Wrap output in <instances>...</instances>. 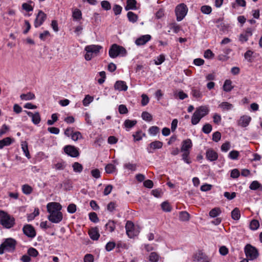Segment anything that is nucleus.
<instances>
[{"label":"nucleus","mask_w":262,"mask_h":262,"mask_svg":"<svg viewBox=\"0 0 262 262\" xmlns=\"http://www.w3.org/2000/svg\"><path fill=\"white\" fill-rule=\"evenodd\" d=\"M47 211L49 213L48 219L52 223L58 224L63 219L62 213L60 211L62 206L57 202H51L47 205Z\"/></svg>","instance_id":"1"},{"label":"nucleus","mask_w":262,"mask_h":262,"mask_svg":"<svg viewBox=\"0 0 262 262\" xmlns=\"http://www.w3.org/2000/svg\"><path fill=\"white\" fill-rule=\"evenodd\" d=\"M0 224L4 228L10 229L15 225V219L5 211H1Z\"/></svg>","instance_id":"2"},{"label":"nucleus","mask_w":262,"mask_h":262,"mask_svg":"<svg viewBox=\"0 0 262 262\" xmlns=\"http://www.w3.org/2000/svg\"><path fill=\"white\" fill-rule=\"evenodd\" d=\"M16 242L12 238H8L0 245V254H3L5 251H13L15 248Z\"/></svg>","instance_id":"3"},{"label":"nucleus","mask_w":262,"mask_h":262,"mask_svg":"<svg viewBox=\"0 0 262 262\" xmlns=\"http://www.w3.org/2000/svg\"><path fill=\"white\" fill-rule=\"evenodd\" d=\"M108 54L111 58H114L119 55L122 56H125L126 51L123 47L117 44H113L109 50Z\"/></svg>","instance_id":"4"},{"label":"nucleus","mask_w":262,"mask_h":262,"mask_svg":"<svg viewBox=\"0 0 262 262\" xmlns=\"http://www.w3.org/2000/svg\"><path fill=\"white\" fill-rule=\"evenodd\" d=\"M244 251L247 258L251 260L256 259L259 255L257 249L250 244L245 247Z\"/></svg>","instance_id":"5"},{"label":"nucleus","mask_w":262,"mask_h":262,"mask_svg":"<svg viewBox=\"0 0 262 262\" xmlns=\"http://www.w3.org/2000/svg\"><path fill=\"white\" fill-rule=\"evenodd\" d=\"M187 11V7L184 4L178 5L175 9L177 20L179 21L182 20L186 15Z\"/></svg>","instance_id":"6"},{"label":"nucleus","mask_w":262,"mask_h":262,"mask_svg":"<svg viewBox=\"0 0 262 262\" xmlns=\"http://www.w3.org/2000/svg\"><path fill=\"white\" fill-rule=\"evenodd\" d=\"M64 151L72 157H77L79 155L78 149L72 145H66L64 147Z\"/></svg>","instance_id":"7"},{"label":"nucleus","mask_w":262,"mask_h":262,"mask_svg":"<svg viewBox=\"0 0 262 262\" xmlns=\"http://www.w3.org/2000/svg\"><path fill=\"white\" fill-rule=\"evenodd\" d=\"M23 231L27 236L33 238L36 236V231L34 228L31 225L27 224L23 228Z\"/></svg>","instance_id":"8"},{"label":"nucleus","mask_w":262,"mask_h":262,"mask_svg":"<svg viewBox=\"0 0 262 262\" xmlns=\"http://www.w3.org/2000/svg\"><path fill=\"white\" fill-rule=\"evenodd\" d=\"M47 18V15L41 10H39L34 21V26L38 28L41 26Z\"/></svg>","instance_id":"9"},{"label":"nucleus","mask_w":262,"mask_h":262,"mask_svg":"<svg viewBox=\"0 0 262 262\" xmlns=\"http://www.w3.org/2000/svg\"><path fill=\"white\" fill-rule=\"evenodd\" d=\"M194 261L200 262H209V259L208 256L201 251L196 252L193 256Z\"/></svg>","instance_id":"10"},{"label":"nucleus","mask_w":262,"mask_h":262,"mask_svg":"<svg viewBox=\"0 0 262 262\" xmlns=\"http://www.w3.org/2000/svg\"><path fill=\"white\" fill-rule=\"evenodd\" d=\"M163 142L160 141L152 142L149 144L148 147L147 148V151L149 153H152L153 151L152 150L161 148L163 146Z\"/></svg>","instance_id":"11"},{"label":"nucleus","mask_w":262,"mask_h":262,"mask_svg":"<svg viewBox=\"0 0 262 262\" xmlns=\"http://www.w3.org/2000/svg\"><path fill=\"white\" fill-rule=\"evenodd\" d=\"M206 157L208 160L214 161L217 159L218 155L213 149L210 148L206 151Z\"/></svg>","instance_id":"12"},{"label":"nucleus","mask_w":262,"mask_h":262,"mask_svg":"<svg viewBox=\"0 0 262 262\" xmlns=\"http://www.w3.org/2000/svg\"><path fill=\"white\" fill-rule=\"evenodd\" d=\"M151 39L150 35H144L137 38L135 41V43L137 46L144 45Z\"/></svg>","instance_id":"13"},{"label":"nucleus","mask_w":262,"mask_h":262,"mask_svg":"<svg viewBox=\"0 0 262 262\" xmlns=\"http://www.w3.org/2000/svg\"><path fill=\"white\" fill-rule=\"evenodd\" d=\"M102 49V47L99 45H92L87 46L85 48V50L88 52H91L93 54H98L100 50Z\"/></svg>","instance_id":"14"},{"label":"nucleus","mask_w":262,"mask_h":262,"mask_svg":"<svg viewBox=\"0 0 262 262\" xmlns=\"http://www.w3.org/2000/svg\"><path fill=\"white\" fill-rule=\"evenodd\" d=\"M27 114L32 118V121L35 124H38L40 121V116L38 112H35L34 114L31 112L25 111Z\"/></svg>","instance_id":"15"},{"label":"nucleus","mask_w":262,"mask_h":262,"mask_svg":"<svg viewBox=\"0 0 262 262\" xmlns=\"http://www.w3.org/2000/svg\"><path fill=\"white\" fill-rule=\"evenodd\" d=\"M192 143L190 139L184 140L182 143L181 151H189V149L191 148Z\"/></svg>","instance_id":"16"},{"label":"nucleus","mask_w":262,"mask_h":262,"mask_svg":"<svg viewBox=\"0 0 262 262\" xmlns=\"http://www.w3.org/2000/svg\"><path fill=\"white\" fill-rule=\"evenodd\" d=\"M89 235L92 239L98 240L100 236L98 228L97 227L91 228L89 231Z\"/></svg>","instance_id":"17"},{"label":"nucleus","mask_w":262,"mask_h":262,"mask_svg":"<svg viewBox=\"0 0 262 262\" xmlns=\"http://www.w3.org/2000/svg\"><path fill=\"white\" fill-rule=\"evenodd\" d=\"M134 225L130 221H127L125 225L126 232L128 236L130 238L134 237L133 229Z\"/></svg>","instance_id":"18"},{"label":"nucleus","mask_w":262,"mask_h":262,"mask_svg":"<svg viewBox=\"0 0 262 262\" xmlns=\"http://www.w3.org/2000/svg\"><path fill=\"white\" fill-rule=\"evenodd\" d=\"M219 107L220 108L222 111H229L234 108L233 104L230 103L228 102H223L219 105Z\"/></svg>","instance_id":"19"},{"label":"nucleus","mask_w":262,"mask_h":262,"mask_svg":"<svg viewBox=\"0 0 262 262\" xmlns=\"http://www.w3.org/2000/svg\"><path fill=\"white\" fill-rule=\"evenodd\" d=\"M251 120V118L250 117L243 116L241 117L238 121V125L244 127H246L249 125Z\"/></svg>","instance_id":"20"},{"label":"nucleus","mask_w":262,"mask_h":262,"mask_svg":"<svg viewBox=\"0 0 262 262\" xmlns=\"http://www.w3.org/2000/svg\"><path fill=\"white\" fill-rule=\"evenodd\" d=\"M194 112L198 113V116L202 119L208 114L209 110L206 106H202L197 108Z\"/></svg>","instance_id":"21"},{"label":"nucleus","mask_w":262,"mask_h":262,"mask_svg":"<svg viewBox=\"0 0 262 262\" xmlns=\"http://www.w3.org/2000/svg\"><path fill=\"white\" fill-rule=\"evenodd\" d=\"M114 88L115 90L118 91H126L127 89V86L126 83L123 81H117L116 82L114 85Z\"/></svg>","instance_id":"22"},{"label":"nucleus","mask_w":262,"mask_h":262,"mask_svg":"<svg viewBox=\"0 0 262 262\" xmlns=\"http://www.w3.org/2000/svg\"><path fill=\"white\" fill-rule=\"evenodd\" d=\"M136 4L137 2L136 0H127V5L125 7V9L126 10H136Z\"/></svg>","instance_id":"23"},{"label":"nucleus","mask_w":262,"mask_h":262,"mask_svg":"<svg viewBox=\"0 0 262 262\" xmlns=\"http://www.w3.org/2000/svg\"><path fill=\"white\" fill-rule=\"evenodd\" d=\"M12 139L10 137H6L0 140V149H2L6 146H9L12 143Z\"/></svg>","instance_id":"24"},{"label":"nucleus","mask_w":262,"mask_h":262,"mask_svg":"<svg viewBox=\"0 0 262 262\" xmlns=\"http://www.w3.org/2000/svg\"><path fill=\"white\" fill-rule=\"evenodd\" d=\"M105 227L106 229H108L110 232L114 231L116 228V223L114 221L109 220L105 224Z\"/></svg>","instance_id":"25"},{"label":"nucleus","mask_w":262,"mask_h":262,"mask_svg":"<svg viewBox=\"0 0 262 262\" xmlns=\"http://www.w3.org/2000/svg\"><path fill=\"white\" fill-rule=\"evenodd\" d=\"M35 97V95L31 92H29L27 94H22L20 96V98L21 100L26 101L34 99Z\"/></svg>","instance_id":"26"},{"label":"nucleus","mask_w":262,"mask_h":262,"mask_svg":"<svg viewBox=\"0 0 262 262\" xmlns=\"http://www.w3.org/2000/svg\"><path fill=\"white\" fill-rule=\"evenodd\" d=\"M23 192L26 195H29L33 192V188L28 184H24L21 187Z\"/></svg>","instance_id":"27"},{"label":"nucleus","mask_w":262,"mask_h":262,"mask_svg":"<svg viewBox=\"0 0 262 262\" xmlns=\"http://www.w3.org/2000/svg\"><path fill=\"white\" fill-rule=\"evenodd\" d=\"M231 84L232 82L230 80H226L223 85L224 91L227 92L231 91L233 89Z\"/></svg>","instance_id":"28"},{"label":"nucleus","mask_w":262,"mask_h":262,"mask_svg":"<svg viewBox=\"0 0 262 262\" xmlns=\"http://www.w3.org/2000/svg\"><path fill=\"white\" fill-rule=\"evenodd\" d=\"M231 217L234 220H238L241 217L240 211L238 208H234L231 212Z\"/></svg>","instance_id":"29"},{"label":"nucleus","mask_w":262,"mask_h":262,"mask_svg":"<svg viewBox=\"0 0 262 262\" xmlns=\"http://www.w3.org/2000/svg\"><path fill=\"white\" fill-rule=\"evenodd\" d=\"M221 213V210L220 208H214L209 212V215L211 217H215L219 215Z\"/></svg>","instance_id":"30"},{"label":"nucleus","mask_w":262,"mask_h":262,"mask_svg":"<svg viewBox=\"0 0 262 262\" xmlns=\"http://www.w3.org/2000/svg\"><path fill=\"white\" fill-rule=\"evenodd\" d=\"M190 215L186 211H181L179 214V219L183 222L188 221L189 220Z\"/></svg>","instance_id":"31"},{"label":"nucleus","mask_w":262,"mask_h":262,"mask_svg":"<svg viewBox=\"0 0 262 262\" xmlns=\"http://www.w3.org/2000/svg\"><path fill=\"white\" fill-rule=\"evenodd\" d=\"M74 171L75 172H81L83 170L82 165L78 162H74L72 165Z\"/></svg>","instance_id":"32"},{"label":"nucleus","mask_w":262,"mask_h":262,"mask_svg":"<svg viewBox=\"0 0 262 262\" xmlns=\"http://www.w3.org/2000/svg\"><path fill=\"white\" fill-rule=\"evenodd\" d=\"M249 188L254 190L259 188L262 189V185L258 181H254L250 185Z\"/></svg>","instance_id":"33"},{"label":"nucleus","mask_w":262,"mask_h":262,"mask_svg":"<svg viewBox=\"0 0 262 262\" xmlns=\"http://www.w3.org/2000/svg\"><path fill=\"white\" fill-rule=\"evenodd\" d=\"M160 258L159 255L156 252H151L149 256V260L150 262H158Z\"/></svg>","instance_id":"34"},{"label":"nucleus","mask_w":262,"mask_h":262,"mask_svg":"<svg viewBox=\"0 0 262 262\" xmlns=\"http://www.w3.org/2000/svg\"><path fill=\"white\" fill-rule=\"evenodd\" d=\"M27 254L30 257H36L38 255V252L34 248L30 247L27 251Z\"/></svg>","instance_id":"35"},{"label":"nucleus","mask_w":262,"mask_h":262,"mask_svg":"<svg viewBox=\"0 0 262 262\" xmlns=\"http://www.w3.org/2000/svg\"><path fill=\"white\" fill-rule=\"evenodd\" d=\"M127 16L128 20L132 23H135L137 20V15L133 12H128L127 14Z\"/></svg>","instance_id":"36"},{"label":"nucleus","mask_w":262,"mask_h":262,"mask_svg":"<svg viewBox=\"0 0 262 262\" xmlns=\"http://www.w3.org/2000/svg\"><path fill=\"white\" fill-rule=\"evenodd\" d=\"M21 148L25 156L28 158H30V155L28 150V145L26 142L21 144Z\"/></svg>","instance_id":"37"},{"label":"nucleus","mask_w":262,"mask_h":262,"mask_svg":"<svg viewBox=\"0 0 262 262\" xmlns=\"http://www.w3.org/2000/svg\"><path fill=\"white\" fill-rule=\"evenodd\" d=\"M201 11L204 14H209L212 11V8L209 6L204 5L201 7Z\"/></svg>","instance_id":"38"},{"label":"nucleus","mask_w":262,"mask_h":262,"mask_svg":"<svg viewBox=\"0 0 262 262\" xmlns=\"http://www.w3.org/2000/svg\"><path fill=\"white\" fill-rule=\"evenodd\" d=\"M141 117L144 120L146 121H150L152 119V116L147 112H143L142 113Z\"/></svg>","instance_id":"39"},{"label":"nucleus","mask_w":262,"mask_h":262,"mask_svg":"<svg viewBox=\"0 0 262 262\" xmlns=\"http://www.w3.org/2000/svg\"><path fill=\"white\" fill-rule=\"evenodd\" d=\"M259 226V222L256 220H253L250 224V228L252 230H255L258 228Z\"/></svg>","instance_id":"40"},{"label":"nucleus","mask_w":262,"mask_h":262,"mask_svg":"<svg viewBox=\"0 0 262 262\" xmlns=\"http://www.w3.org/2000/svg\"><path fill=\"white\" fill-rule=\"evenodd\" d=\"M201 119V118L198 116V113H195L194 112L191 118V123L193 125H196L200 122Z\"/></svg>","instance_id":"41"},{"label":"nucleus","mask_w":262,"mask_h":262,"mask_svg":"<svg viewBox=\"0 0 262 262\" xmlns=\"http://www.w3.org/2000/svg\"><path fill=\"white\" fill-rule=\"evenodd\" d=\"M93 100V97L87 95L82 101L83 105L84 106H88Z\"/></svg>","instance_id":"42"},{"label":"nucleus","mask_w":262,"mask_h":262,"mask_svg":"<svg viewBox=\"0 0 262 262\" xmlns=\"http://www.w3.org/2000/svg\"><path fill=\"white\" fill-rule=\"evenodd\" d=\"M191 94L193 97L196 98H201L202 97V94L199 90L195 88H192L191 90Z\"/></svg>","instance_id":"43"},{"label":"nucleus","mask_w":262,"mask_h":262,"mask_svg":"<svg viewBox=\"0 0 262 262\" xmlns=\"http://www.w3.org/2000/svg\"><path fill=\"white\" fill-rule=\"evenodd\" d=\"M137 123L136 120H126L124 122V125L126 128H132Z\"/></svg>","instance_id":"44"},{"label":"nucleus","mask_w":262,"mask_h":262,"mask_svg":"<svg viewBox=\"0 0 262 262\" xmlns=\"http://www.w3.org/2000/svg\"><path fill=\"white\" fill-rule=\"evenodd\" d=\"M182 159L187 164H190L191 161L190 160L189 155L190 154V151H182Z\"/></svg>","instance_id":"45"},{"label":"nucleus","mask_w":262,"mask_h":262,"mask_svg":"<svg viewBox=\"0 0 262 262\" xmlns=\"http://www.w3.org/2000/svg\"><path fill=\"white\" fill-rule=\"evenodd\" d=\"M212 129V127L211 125L209 123H206L203 126L202 131L205 134H208L211 132Z\"/></svg>","instance_id":"46"},{"label":"nucleus","mask_w":262,"mask_h":262,"mask_svg":"<svg viewBox=\"0 0 262 262\" xmlns=\"http://www.w3.org/2000/svg\"><path fill=\"white\" fill-rule=\"evenodd\" d=\"M160 128L156 126H152L150 127L148 129L149 133L153 136L156 135L158 133H159Z\"/></svg>","instance_id":"47"},{"label":"nucleus","mask_w":262,"mask_h":262,"mask_svg":"<svg viewBox=\"0 0 262 262\" xmlns=\"http://www.w3.org/2000/svg\"><path fill=\"white\" fill-rule=\"evenodd\" d=\"M239 156V152L237 150H232L231 151L228 155V157L232 160H236L237 159Z\"/></svg>","instance_id":"48"},{"label":"nucleus","mask_w":262,"mask_h":262,"mask_svg":"<svg viewBox=\"0 0 262 262\" xmlns=\"http://www.w3.org/2000/svg\"><path fill=\"white\" fill-rule=\"evenodd\" d=\"M133 136L135 141H140L142 139V137L145 136V134L143 133L142 131L139 130Z\"/></svg>","instance_id":"49"},{"label":"nucleus","mask_w":262,"mask_h":262,"mask_svg":"<svg viewBox=\"0 0 262 262\" xmlns=\"http://www.w3.org/2000/svg\"><path fill=\"white\" fill-rule=\"evenodd\" d=\"M165 58L163 54H161L155 60V63L156 65H160L165 61Z\"/></svg>","instance_id":"50"},{"label":"nucleus","mask_w":262,"mask_h":262,"mask_svg":"<svg viewBox=\"0 0 262 262\" xmlns=\"http://www.w3.org/2000/svg\"><path fill=\"white\" fill-rule=\"evenodd\" d=\"M81 12L79 9H75L73 12V18L76 20H79L81 18Z\"/></svg>","instance_id":"51"},{"label":"nucleus","mask_w":262,"mask_h":262,"mask_svg":"<svg viewBox=\"0 0 262 262\" xmlns=\"http://www.w3.org/2000/svg\"><path fill=\"white\" fill-rule=\"evenodd\" d=\"M82 138V136L79 132H73L71 137V139L75 141H77L78 139H80Z\"/></svg>","instance_id":"52"},{"label":"nucleus","mask_w":262,"mask_h":262,"mask_svg":"<svg viewBox=\"0 0 262 262\" xmlns=\"http://www.w3.org/2000/svg\"><path fill=\"white\" fill-rule=\"evenodd\" d=\"M105 171L107 173H112L115 170L116 167L112 164H108L105 166Z\"/></svg>","instance_id":"53"},{"label":"nucleus","mask_w":262,"mask_h":262,"mask_svg":"<svg viewBox=\"0 0 262 262\" xmlns=\"http://www.w3.org/2000/svg\"><path fill=\"white\" fill-rule=\"evenodd\" d=\"M236 5L241 7H245L246 5V2L245 0H236L235 3H233L232 4V7L233 8H235Z\"/></svg>","instance_id":"54"},{"label":"nucleus","mask_w":262,"mask_h":262,"mask_svg":"<svg viewBox=\"0 0 262 262\" xmlns=\"http://www.w3.org/2000/svg\"><path fill=\"white\" fill-rule=\"evenodd\" d=\"M253 52L251 50H248L244 54V57L248 62H252V57Z\"/></svg>","instance_id":"55"},{"label":"nucleus","mask_w":262,"mask_h":262,"mask_svg":"<svg viewBox=\"0 0 262 262\" xmlns=\"http://www.w3.org/2000/svg\"><path fill=\"white\" fill-rule=\"evenodd\" d=\"M161 208L163 211L166 212H169L171 211L170 206L167 202H164L161 204Z\"/></svg>","instance_id":"56"},{"label":"nucleus","mask_w":262,"mask_h":262,"mask_svg":"<svg viewBox=\"0 0 262 262\" xmlns=\"http://www.w3.org/2000/svg\"><path fill=\"white\" fill-rule=\"evenodd\" d=\"M89 218L90 220L94 223H97L99 221V219L96 213L94 212L89 213Z\"/></svg>","instance_id":"57"},{"label":"nucleus","mask_w":262,"mask_h":262,"mask_svg":"<svg viewBox=\"0 0 262 262\" xmlns=\"http://www.w3.org/2000/svg\"><path fill=\"white\" fill-rule=\"evenodd\" d=\"M221 138V134L217 131L214 132L212 135V140L213 141L217 142H219Z\"/></svg>","instance_id":"58"},{"label":"nucleus","mask_w":262,"mask_h":262,"mask_svg":"<svg viewBox=\"0 0 262 262\" xmlns=\"http://www.w3.org/2000/svg\"><path fill=\"white\" fill-rule=\"evenodd\" d=\"M52 120H48L47 121V124L49 125H53L58 120L57 115L56 114H53L51 116Z\"/></svg>","instance_id":"59"},{"label":"nucleus","mask_w":262,"mask_h":262,"mask_svg":"<svg viewBox=\"0 0 262 262\" xmlns=\"http://www.w3.org/2000/svg\"><path fill=\"white\" fill-rule=\"evenodd\" d=\"M66 167L64 162H59L54 165L53 168L56 170H63Z\"/></svg>","instance_id":"60"},{"label":"nucleus","mask_w":262,"mask_h":262,"mask_svg":"<svg viewBox=\"0 0 262 262\" xmlns=\"http://www.w3.org/2000/svg\"><path fill=\"white\" fill-rule=\"evenodd\" d=\"M67 211L70 213H74L76 211V206L74 204H70L67 208Z\"/></svg>","instance_id":"61"},{"label":"nucleus","mask_w":262,"mask_h":262,"mask_svg":"<svg viewBox=\"0 0 262 262\" xmlns=\"http://www.w3.org/2000/svg\"><path fill=\"white\" fill-rule=\"evenodd\" d=\"M116 244L113 242H110L105 246V249L107 251H111L115 247Z\"/></svg>","instance_id":"62"},{"label":"nucleus","mask_w":262,"mask_h":262,"mask_svg":"<svg viewBox=\"0 0 262 262\" xmlns=\"http://www.w3.org/2000/svg\"><path fill=\"white\" fill-rule=\"evenodd\" d=\"M230 148V143L229 142H226L221 146V150L224 152H227Z\"/></svg>","instance_id":"63"},{"label":"nucleus","mask_w":262,"mask_h":262,"mask_svg":"<svg viewBox=\"0 0 262 262\" xmlns=\"http://www.w3.org/2000/svg\"><path fill=\"white\" fill-rule=\"evenodd\" d=\"M224 195L227 199L231 200L236 196V193L234 192H233L232 193H230L229 192H224Z\"/></svg>","instance_id":"64"}]
</instances>
